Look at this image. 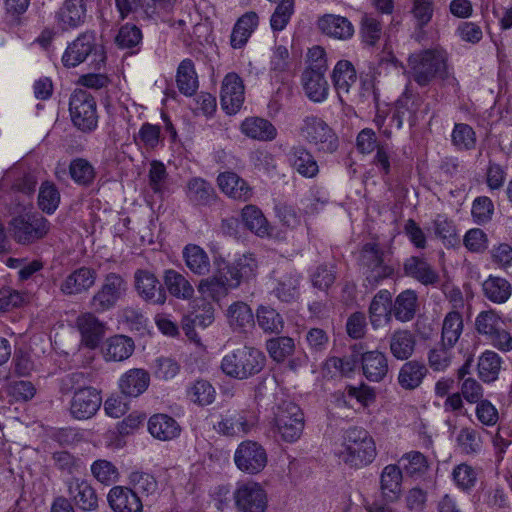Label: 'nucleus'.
<instances>
[{
    "mask_svg": "<svg viewBox=\"0 0 512 512\" xmlns=\"http://www.w3.org/2000/svg\"><path fill=\"white\" fill-rule=\"evenodd\" d=\"M360 360L363 375L367 380L380 382L386 377L389 367L385 353L378 350L362 352Z\"/></svg>",
    "mask_w": 512,
    "mask_h": 512,
    "instance_id": "nucleus-23",
    "label": "nucleus"
},
{
    "mask_svg": "<svg viewBox=\"0 0 512 512\" xmlns=\"http://www.w3.org/2000/svg\"><path fill=\"white\" fill-rule=\"evenodd\" d=\"M242 220L245 226L258 236L263 237L269 234L268 222L258 207L245 206L242 210Z\"/></svg>",
    "mask_w": 512,
    "mask_h": 512,
    "instance_id": "nucleus-57",
    "label": "nucleus"
},
{
    "mask_svg": "<svg viewBox=\"0 0 512 512\" xmlns=\"http://www.w3.org/2000/svg\"><path fill=\"white\" fill-rule=\"evenodd\" d=\"M107 500L114 512H142L143 503L139 496L124 486H114L110 489Z\"/></svg>",
    "mask_w": 512,
    "mask_h": 512,
    "instance_id": "nucleus-21",
    "label": "nucleus"
},
{
    "mask_svg": "<svg viewBox=\"0 0 512 512\" xmlns=\"http://www.w3.org/2000/svg\"><path fill=\"white\" fill-rule=\"evenodd\" d=\"M300 281L301 276L297 272H288L280 277L276 287L273 289V293L281 302H294L300 295Z\"/></svg>",
    "mask_w": 512,
    "mask_h": 512,
    "instance_id": "nucleus-48",
    "label": "nucleus"
},
{
    "mask_svg": "<svg viewBox=\"0 0 512 512\" xmlns=\"http://www.w3.org/2000/svg\"><path fill=\"white\" fill-rule=\"evenodd\" d=\"M460 451L465 455H476L482 450L483 441L480 433L470 427H463L456 437Z\"/></svg>",
    "mask_w": 512,
    "mask_h": 512,
    "instance_id": "nucleus-58",
    "label": "nucleus"
},
{
    "mask_svg": "<svg viewBox=\"0 0 512 512\" xmlns=\"http://www.w3.org/2000/svg\"><path fill=\"white\" fill-rule=\"evenodd\" d=\"M229 325L235 331L246 332L254 324V314L250 306L242 301L234 302L227 310Z\"/></svg>",
    "mask_w": 512,
    "mask_h": 512,
    "instance_id": "nucleus-44",
    "label": "nucleus"
},
{
    "mask_svg": "<svg viewBox=\"0 0 512 512\" xmlns=\"http://www.w3.org/2000/svg\"><path fill=\"white\" fill-rule=\"evenodd\" d=\"M214 322V308L205 303L201 308L192 311L182 319V329L185 335L194 342H199L197 329H205Z\"/></svg>",
    "mask_w": 512,
    "mask_h": 512,
    "instance_id": "nucleus-20",
    "label": "nucleus"
},
{
    "mask_svg": "<svg viewBox=\"0 0 512 512\" xmlns=\"http://www.w3.org/2000/svg\"><path fill=\"white\" fill-rule=\"evenodd\" d=\"M126 290L127 285L124 278L117 273H109L92 296L89 306L96 313L109 311L124 297Z\"/></svg>",
    "mask_w": 512,
    "mask_h": 512,
    "instance_id": "nucleus-10",
    "label": "nucleus"
},
{
    "mask_svg": "<svg viewBox=\"0 0 512 512\" xmlns=\"http://www.w3.org/2000/svg\"><path fill=\"white\" fill-rule=\"evenodd\" d=\"M502 358L498 353L492 350H485L478 358L477 369L479 378L487 383L498 379Z\"/></svg>",
    "mask_w": 512,
    "mask_h": 512,
    "instance_id": "nucleus-49",
    "label": "nucleus"
},
{
    "mask_svg": "<svg viewBox=\"0 0 512 512\" xmlns=\"http://www.w3.org/2000/svg\"><path fill=\"white\" fill-rule=\"evenodd\" d=\"M327 65L322 60L309 65L302 73L301 80L306 96L313 102H322L328 96L329 85L324 75Z\"/></svg>",
    "mask_w": 512,
    "mask_h": 512,
    "instance_id": "nucleus-15",
    "label": "nucleus"
},
{
    "mask_svg": "<svg viewBox=\"0 0 512 512\" xmlns=\"http://www.w3.org/2000/svg\"><path fill=\"white\" fill-rule=\"evenodd\" d=\"M427 373L425 364L416 360L407 361L399 370L398 384L405 390H414L422 384Z\"/></svg>",
    "mask_w": 512,
    "mask_h": 512,
    "instance_id": "nucleus-42",
    "label": "nucleus"
},
{
    "mask_svg": "<svg viewBox=\"0 0 512 512\" xmlns=\"http://www.w3.org/2000/svg\"><path fill=\"white\" fill-rule=\"evenodd\" d=\"M463 331L462 315L458 311L449 312L443 321L441 339L444 346L452 348Z\"/></svg>",
    "mask_w": 512,
    "mask_h": 512,
    "instance_id": "nucleus-56",
    "label": "nucleus"
},
{
    "mask_svg": "<svg viewBox=\"0 0 512 512\" xmlns=\"http://www.w3.org/2000/svg\"><path fill=\"white\" fill-rule=\"evenodd\" d=\"M230 285L231 281L224 272V269L219 267L214 275L202 279L199 282L198 291L205 298L219 301L228 294L230 289L234 288Z\"/></svg>",
    "mask_w": 512,
    "mask_h": 512,
    "instance_id": "nucleus-29",
    "label": "nucleus"
},
{
    "mask_svg": "<svg viewBox=\"0 0 512 512\" xmlns=\"http://www.w3.org/2000/svg\"><path fill=\"white\" fill-rule=\"evenodd\" d=\"M241 132L255 140L272 141L277 136V129L267 119L248 117L241 123Z\"/></svg>",
    "mask_w": 512,
    "mask_h": 512,
    "instance_id": "nucleus-40",
    "label": "nucleus"
},
{
    "mask_svg": "<svg viewBox=\"0 0 512 512\" xmlns=\"http://www.w3.org/2000/svg\"><path fill=\"white\" fill-rule=\"evenodd\" d=\"M221 191L235 200L247 201L252 196L248 183L234 172H224L217 177Z\"/></svg>",
    "mask_w": 512,
    "mask_h": 512,
    "instance_id": "nucleus-34",
    "label": "nucleus"
},
{
    "mask_svg": "<svg viewBox=\"0 0 512 512\" xmlns=\"http://www.w3.org/2000/svg\"><path fill=\"white\" fill-rule=\"evenodd\" d=\"M134 341L124 335L110 337L102 350L106 361L121 362L128 359L134 352Z\"/></svg>",
    "mask_w": 512,
    "mask_h": 512,
    "instance_id": "nucleus-39",
    "label": "nucleus"
},
{
    "mask_svg": "<svg viewBox=\"0 0 512 512\" xmlns=\"http://www.w3.org/2000/svg\"><path fill=\"white\" fill-rule=\"evenodd\" d=\"M274 425L277 433L288 443L297 441L304 430V414L301 408L290 401L278 406L275 412Z\"/></svg>",
    "mask_w": 512,
    "mask_h": 512,
    "instance_id": "nucleus-7",
    "label": "nucleus"
},
{
    "mask_svg": "<svg viewBox=\"0 0 512 512\" xmlns=\"http://www.w3.org/2000/svg\"><path fill=\"white\" fill-rule=\"evenodd\" d=\"M188 396L195 404L206 406L214 402L216 391L208 381L197 380L188 390Z\"/></svg>",
    "mask_w": 512,
    "mask_h": 512,
    "instance_id": "nucleus-64",
    "label": "nucleus"
},
{
    "mask_svg": "<svg viewBox=\"0 0 512 512\" xmlns=\"http://www.w3.org/2000/svg\"><path fill=\"white\" fill-rule=\"evenodd\" d=\"M389 350L400 361L408 360L415 352L416 336L408 329H397L389 336Z\"/></svg>",
    "mask_w": 512,
    "mask_h": 512,
    "instance_id": "nucleus-32",
    "label": "nucleus"
},
{
    "mask_svg": "<svg viewBox=\"0 0 512 512\" xmlns=\"http://www.w3.org/2000/svg\"><path fill=\"white\" fill-rule=\"evenodd\" d=\"M245 99L244 84L241 77L234 72L228 73L223 81L220 102L227 114H235L242 107Z\"/></svg>",
    "mask_w": 512,
    "mask_h": 512,
    "instance_id": "nucleus-17",
    "label": "nucleus"
},
{
    "mask_svg": "<svg viewBox=\"0 0 512 512\" xmlns=\"http://www.w3.org/2000/svg\"><path fill=\"white\" fill-rule=\"evenodd\" d=\"M352 353L349 356L340 357H330L325 362V367L327 370L331 371L334 369L338 371L341 375H348L352 373L357 367L358 363L361 362L360 357L362 354V345L354 344L351 346Z\"/></svg>",
    "mask_w": 512,
    "mask_h": 512,
    "instance_id": "nucleus-55",
    "label": "nucleus"
},
{
    "mask_svg": "<svg viewBox=\"0 0 512 512\" xmlns=\"http://www.w3.org/2000/svg\"><path fill=\"white\" fill-rule=\"evenodd\" d=\"M402 470L398 465L390 464L383 468L380 476V489L387 502L399 499L402 492Z\"/></svg>",
    "mask_w": 512,
    "mask_h": 512,
    "instance_id": "nucleus-35",
    "label": "nucleus"
},
{
    "mask_svg": "<svg viewBox=\"0 0 512 512\" xmlns=\"http://www.w3.org/2000/svg\"><path fill=\"white\" fill-rule=\"evenodd\" d=\"M432 230L435 238L439 239L447 248H455L460 245V237L454 222L445 215L438 214L432 221Z\"/></svg>",
    "mask_w": 512,
    "mask_h": 512,
    "instance_id": "nucleus-43",
    "label": "nucleus"
},
{
    "mask_svg": "<svg viewBox=\"0 0 512 512\" xmlns=\"http://www.w3.org/2000/svg\"><path fill=\"white\" fill-rule=\"evenodd\" d=\"M186 266L195 274L205 275L210 270L207 253L198 245L189 244L183 250Z\"/></svg>",
    "mask_w": 512,
    "mask_h": 512,
    "instance_id": "nucleus-54",
    "label": "nucleus"
},
{
    "mask_svg": "<svg viewBox=\"0 0 512 512\" xmlns=\"http://www.w3.org/2000/svg\"><path fill=\"white\" fill-rule=\"evenodd\" d=\"M484 296L493 303H505L511 296L512 286L501 277L489 276L482 284Z\"/></svg>",
    "mask_w": 512,
    "mask_h": 512,
    "instance_id": "nucleus-51",
    "label": "nucleus"
},
{
    "mask_svg": "<svg viewBox=\"0 0 512 512\" xmlns=\"http://www.w3.org/2000/svg\"><path fill=\"white\" fill-rule=\"evenodd\" d=\"M71 178L79 185L88 186L95 178L93 166L83 158H76L69 165Z\"/></svg>",
    "mask_w": 512,
    "mask_h": 512,
    "instance_id": "nucleus-63",
    "label": "nucleus"
},
{
    "mask_svg": "<svg viewBox=\"0 0 512 512\" xmlns=\"http://www.w3.org/2000/svg\"><path fill=\"white\" fill-rule=\"evenodd\" d=\"M234 462L239 470L248 474H257L265 468L267 454L259 443L247 440L237 447Z\"/></svg>",
    "mask_w": 512,
    "mask_h": 512,
    "instance_id": "nucleus-12",
    "label": "nucleus"
},
{
    "mask_svg": "<svg viewBox=\"0 0 512 512\" xmlns=\"http://www.w3.org/2000/svg\"><path fill=\"white\" fill-rule=\"evenodd\" d=\"M59 203L60 193L57 187L51 182H43L38 194L39 208L47 214H52L58 208Z\"/></svg>",
    "mask_w": 512,
    "mask_h": 512,
    "instance_id": "nucleus-61",
    "label": "nucleus"
},
{
    "mask_svg": "<svg viewBox=\"0 0 512 512\" xmlns=\"http://www.w3.org/2000/svg\"><path fill=\"white\" fill-rule=\"evenodd\" d=\"M142 39L141 29L135 24L126 23L119 28L115 43L119 48L130 50L131 54H136L140 51Z\"/></svg>",
    "mask_w": 512,
    "mask_h": 512,
    "instance_id": "nucleus-53",
    "label": "nucleus"
},
{
    "mask_svg": "<svg viewBox=\"0 0 512 512\" xmlns=\"http://www.w3.org/2000/svg\"><path fill=\"white\" fill-rule=\"evenodd\" d=\"M406 276L416 279L423 285H435L439 282V275L425 258L410 256L403 263Z\"/></svg>",
    "mask_w": 512,
    "mask_h": 512,
    "instance_id": "nucleus-26",
    "label": "nucleus"
},
{
    "mask_svg": "<svg viewBox=\"0 0 512 512\" xmlns=\"http://www.w3.org/2000/svg\"><path fill=\"white\" fill-rule=\"evenodd\" d=\"M232 499L237 512H265L268 507L265 489L254 481L238 482Z\"/></svg>",
    "mask_w": 512,
    "mask_h": 512,
    "instance_id": "nucleus-11",
    "label": "nucleus"
},
{
    "mask_svg": "<svg viewBox=\"0 0 512 512\" xmlns=\"http://www.w3.org/2000/svg\"><path fill=\"white\" fill-rule=\"evenodd\" d=\"M399 463L403 471L411 477H421L429 468L427 458L419 451L405 453Z\"/></svg>",
    "mask_w": 512,
    "mask_h": 512,
    "instance_id": "nucleus-59",
    "label": "nucleus"
},
{
    "mask_svg": "<svg viewBox=\"0 0 512 512\" xmlns=\"http://www.w3.org/2000/svg\"><path fill=\"white\" fill-rule=\"evenodd\" d=\"M68 493L74 498L76 505L83 511H93L98 507V497L86 480L73 478L67 481Z\"/></svg>",
    "mask_w": 512,
    "mask_h": 512,
    "instance_id": "nucleus-27",
    "label": "nucleus"
},
{
    "mask_svg": "<svg viewBox=\"0 0 512 512\" xmlns=\"http://www.w3.org/2000/svg\"><path fill=\"white\" fill-rule=\"evenodd\" d=\"M290 165L303 177L313 178L319 172L314 156L304 146H294L288 152Z\"/></svg>",
    "mask_w": 512,
    "mask_h": 512,
    "instance_id": "nucleus-37",
    "label": "nucleus"
},
{
    "mask_svg": "<svg viewBox=\"0 0 512 512\" xmlns=\"http://www.w3.org/2000/svg\"><path fill=\"white\" fill-rule=\"evenodd\" d=\"M222 269L231 281L230 286L237 288L242 281L255 276L257 262L253 254H244L232 263L225 264Z\"/></svg>",
    "mask_w": 512,
    "mask_h": 512,
    "instance_id": "nucleus-22",
    "label": "nucleus"
},
{
    "mask_svg": "<svg viewBox=\"0 0 512 512\" xmlns=\"http://www.w3.org/2000/svg\"><path fill=\"white\" fill-rule=\"evenodd\" d=\"M265 362L266 357L260 350L243 346L223 357L221 369L226 375L242 380L258 374Z\"/></svg>",
    "mask_w": 512,
    "mask_h": 512,
    "instance_id": "nucleus-4",
    "label": "nucleus"
},
{
    "mask_svg": "<svg viewBox=\"0 0 512 512\" xmlns=\"http://www.w3.org/2000/svg\"><path fill=\"white\" fill-rule=\"evenodd\" d=\"M256 424V416L248 410H228L218 422V432L225 436H242Z\"/></svg>",
    "mask_w": 512,
    "mask_h": 512,
    "instance_id": "nucleus-18",
    "label": "nucleus"
},
{
    "mask_svg": "<svg viewBox=\"0 0 512 512\" xmlns=\"http://www.w3.org/2000/svg\"><path fill=\"white\" fill-rule=\"evenodd\" d=\"M135 289L139 297L152 305H163L167 300L166 290L155 274L146 269L134 273Z\"/></svg>",
    "mask_w": 512,
    "mask_h": 512,
    "instance_id": "nucleus-13",
    "label": "nucleus"
},
{
    "mask_svg": "<svg viewBox=\"0 0 512 512\" xmlns=\"http://www.w3.org/2000/svg\"><path fill=\"white\" fill-rule=\"evenodd\" d=\"M417 295L413 290L402 291L392 303V315L400 322L411 321L417 310Z\"/></svg>",
    "mask_w": 512,
    "mask_h": 512,
    "instance_id": "nucleus-47",
    "label": "nucleus"
},
{
    "mask_svg": "<svg viewBox=\"0 0 512 512\" xmlns=\"http://www.w3.org/2000/svg\"><path fill=\"white\" fill-rule=\"evenodd\" d=\"M157 0H115L121 19L130 15L137 20H146L157 14Z\"/></svg>",
    "mask_w": 512,
    "mask_h": 512,
    "instance_id": "nucleus-31",
    "label": "nucleus"
},
{
    "mask_svg": "<svg viewBox=\"0 0 512 512\" xmlns=\"http://www.w3.org/2000/svg\"><path fill=\"white\" fill-rule=\"evenodd\" d=\"M97 272L89 267H80L70 273L60 284V291L65 296L87 292L94 284Z\"/></svg>",
    "mask_w": 512,
    "mask_h": 512,
    "instance_id": "nucleus-19",
    "label": "nucleus"
},
{
    "mask_svg": "<svg viewBox=\"0 0 512 512\" xmlns=\"http://www.w3.org/2000/svg\"><path fill=\"white\" fill-rule=\"evenodd\" d=\"M259 17L255 12H247L236 22L230 37L231 46L242 48L258 25Z\"/></svg>",
    "mask_w": 512,
    "mask_h": 512,
    "instance_id": "nucleus-45",
    "label": "nucleus"
},
{
    "mask_svg": "<svg viewBox=\"0 0 512 512\" xmlns=\"http://www.w3.org/2000/svg\"><path fill=\"white\" fill-rule=\"evenodd\" d=\"M150 383V375L140 368L128 370L119 380L121 393L127 397H138L146 391Z\"/></svg>",
    "mask_w": 512,
    "mask_h": 512,
    "instance_id": "nucleus-36",
    "label": "nucleus"
},
{
    "mask_svg": "<svg viewBox=\"0 0 512 512\" xmlns=\"http://www.w3.org/2000/svg\"><path fill=\"white\" fill-rule=\"evenodd\" d=\"M434 0H412L410 14L415 29L422 31L433 18Z\"/></svg>",
    "mask_w": 512,
    "mask_h": 512,
    "instance_id": "nucleus-60",
    "label": "nucleus"
},
{
    "mask_svg": "<svg viewBox=\"0 0 512 512\" xmlns=\"http://www.w3.org/2000/svg\"><path fill=\"white\" fill-rule=\"evenodd\" d=\"M166 292L177 299L189 300L194 295V288L186 277L174 269H167L163 275Z\"/></svg>",
    "mask_w": 512,
    "mask_h": 512,
    "instance_id": "nucleus-41",
    "label": "nucleus"
},
{
    "mask_svg": "<svg viewBox=\"0 0 512 512\" xmlns=\"http://www.w3.org/2000/svg\"><path fill=\"white\" fill-rule=\"evenodd\" d=\"M256 323L267 334H280L284 328L282 315L269 305H259L255 313Z\"/></svg>",
    "mask_w": 512,
    "mask_h": 512,
    "instance_id": "nucleus-46",
    "label": "nucleus"
},
{
    "mask_svg": "<svg viewBox=\"0 0 512 512\" xmlns=\"http://www.w3.org/2000/svg\"><path fill=\"white\" fill-rule=\"evenodd\" d=\"M130 489L139 496L141 500L152 504L159 495L158 483L155 477L147 472L133 471L129 477Z\"/></svg>",
    "mask_w": 512,
    "mask_h": 512,
    "instance_id": "nucleus-25",
    "label": "nucleus"
},
{
    "mask_svg": "<svg viewBox=\"0 0 512 512\" xmlns=\"http://www.w3.org/2000/svg\"><path fill=\"white\" fill-rule=\"evenodd\" d=\"M148 430L154 438L169 441L179 436L181 428L171 416L155 414L148 421Z\"/></svg>",
    "mask_w": 512,
    "mask_h": 512,
    "instance_id": "nucleus-38",
    "label": "nucleus"
},
{
    "mask_svg": "<svg viewBox=\"0 0 512 512\" xmlns=\"http://www.w3.org/2000/svg\"><path fill=\"white\" fill-rule=\"evenodd\" d=\"M301 136L324 153H333L338 149V137L320 117L306 116L300 126Z\"/></svg>",
    "mask_w": 512,
    "mask_h": 512,
    "instance_id": "nucleus-9",
    "label": "nucleus"
},
{
    "mask_svg": "<svg viewBox=\"0 0 512 512\" xmlns=\"http://www.w3.org/2000/svg\"><path fill=\"white\" fill-rule=\"evenodd\" d=\"M408 66L412 79L421 87L428 86L435 79L449 83L456 81L449 75L445 54L436 49L411 54L408 58Z\"/></svg>",
    "mask_w": 512,
    "mask_h": 512,
    "instance_id": "nucleus-1",
    "label": "nucleus"
},
{
    "mask_svg": "<svg viewBox=\"0 0 512 512\" xmlns=\"http://www.w3.org/2000/svg\"><path fill=\"white\" fill-rule=\"evenodd\" d=\"M76 324L85 346L91 349L96 348L105 335V324L92 313L80 315Z\"/></svg>",
    "mask_w": 512,
    "mask_h": 512,
    "instance_id": "nucleus-24",
    "label": "nucleus"
},
{
    "mask_svg": "<svg viewBox=\"0 0 512 512\" xmlns=\"http://www.w3.org/2000/svg\"><path fill=\"white\" fill-rule=\"evenodd\" d=\"M369 317L373 328H378L391 321L392 295L386 290L378 291L369 306Z\"/></svg>",
    "mask_w": 512,
    "mask_h": 512,
    "instance_id": "nucleus-33",
    "label": "nucleus"
},
{
    "mask_svg": "<svg viewBox=\"0 0 512 512\" xmlns=\"http://www.w3.org/2000/svg\"><path fill=\"white\" fill-rule=\"evenodd\" d=\"M49 229V221L40 214L20 215L10 222L11 235L21 245L32 244L44 238Z\"/></svg>",
    "mask_w": 512,
    "mask_h": 512,
    "instance_id": "nucleus-8",
    "label": "nucleus"
},
{
    "mask_svg": "<svg viewBox=\"0 0 512 512\" xmlns=\"http://www.w3.org/2000/svg\"><path fill=\"white\" fill-rule=\"evenodd\" d=\"M87 59H90V65L95 70H100L106 60L104 48L97 43L94 31H85L70 43L62 56V63L65 67L71 68Z\"/></svg>",
    "mask_w": 512,
    "mask_h": 512,
    "instance_id": "nucleus-3",
    "label": "nucleus"
},
{
    "mask_svg": "<svg viewBox=\"0 0 512 512\" xmlns=\"http://www.w3.org/2000/svg\"><path fill=\"white\" fill-rule=\"evenodd\" d=\"M356 79V71L350 61L340 60L337 62L332 72V82L339 95L348 93Z\"/></svg>",
    "mask_w": 512,
    "mask_h": 512,
    "instance_id": "nucleus-52",
    "label": "nucleus"
},
{
    "mask_svg": "<svg viewBox=\"0 0 512 512\" xmlns=\"http://www.w3.org/2000/svg\"><path fill=\"white\" fill-rule=\"evenodd\" d=\"M102 397L94 387H87L75 391L69 406L70 415L77 420L92 418L100 409Z\"/></svg>",
    "mask_w": 512,
    "mask_h": 512,
    "instance_id": "nucleus-16",
    "label": "nucleus"
},
{
    "mask_svg": "<svg viewBox=\"0 0 512 512\" xmlns=\"http://www.w3.org/2000/svg\"><path fill=\"white\" fill-rule=\"evenodd\" d=\"M359 265L365 276V286L374 288L382 280L390 278L394 269L385 262L384 249L377 242L365 243L360 251Z\"/></svg>",
    "mask_w": 512,
    "mask_h": 512,
    "instance_id": "nucleus-5",
    "label": "nucleus"
},
{
    "mask_svg": "<svg viewBox=\"0 0 512 512\" xmlns=\"http://www.w3.org/2000/svg\"><path fill=\"white\" fill-rule=\"evenodd\" d=\"M341 447L337 453L339 459L352 468L367 466L376 456L373 438L360 427H351L344 432Z\"/></svg>",
    "mask_w": 512,
    "mask_h": 512,
    "instance_id": "nucleus-2",
    "label": "nucleus"
},
{
    "mask_svg": "<svg viewBox=\"0 0 512 512\" xmlns=\"http://www.w3.org/2000/svg\"><path fill=\"white\" fill-rule=\"evenodd\" d=\"M87 18L88 8L85 0H64L55 12L56 25L63 32L83 26Z\"/></svg>",
    "mask_w": 512,
    "mask_h": 512,
    "instance_id": "nucleus-14",
    "label": "nucleus"
},
{
    "mask_svg": "<svg viewBox=\"0 0 512 512\" xmlns=\"http://www.w3.org/2000/svg\"><path fill=\"white\" fill-rule=\"evenodd\" d=\"M317 26L323 34L339 40L350 39L354 34L352 23L340 15L326 14L319 18Z\"/></svg>",
    "mask_w": 512,
    "mask_h": 512,
    "instance_id": "nucleus-30",
    "label": "nucleus"
},
{
    "mask_svg": "<svg viewBox=\"0 0 512 512\" xmlns=\"http://www.w3.org/2000/svg\"><path fill=\"white\" fill-rule=\"evenodd\" d=\"M176 83L179 91L192 96L198 89V77L195 71L194 63L191 59L182 60L177 69Z\"/></svg>",
    "mask_w": 512,
    "mask_h": 512,
    "instance_id": "nucleus-50",
    "label": "nucleus"
},
{
    "mask_svg": "<svg viewBox=\"0 0 512 512\" xmlns=\"http://www.w3.org/2000/svg\"><path fill=\"white\" fill-rule=\"evenodd\" d=\"M266 348L274 361L282 362L293 353L295 344L291 337L282 336L269 339Z\"/></svg>",
    "mask_w": 512,
    "mask_h": 512,
    "instance_id": "nucleus-62",
    "label": "nucleus"
},
{
    "mask_svg": "<svg viewBox=\"0 0 512 512\" xmlns=\"http://www.w3.org/2000/svg\"><path fill=\"white\" fill-rule=\"evenodd\" d=\"M186 196L194 206H211L217 200V194L212 184L201 177H193L188 180Z\"/></svg>",
    "mask_w": 512,
    "mask_h": 512,
    "instance_id": "nucleus-28",
    "label": "nucleus"
},
{
    "mask_svg": "<svg viewBox=\"0 0 512 512\" xmlns=\"http://www.w3.org/2000/svg\"><path fill=\"white\" fill-rule=\"evenodd\" d=\"M69 112L74 126L82 132H91L96 129L97 107L90 92L76 89L70 96Z\"/></svg>",
    "mask_w": 512,
    "mask_h": 512,
    "instance_id": "nucleus-6",
    "label": "nucleus"
}]
</instances>
